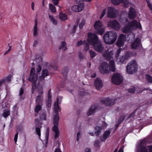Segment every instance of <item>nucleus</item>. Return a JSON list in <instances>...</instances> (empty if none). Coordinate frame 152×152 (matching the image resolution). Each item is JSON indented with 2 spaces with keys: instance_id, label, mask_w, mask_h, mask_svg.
<instances>
[{
  "instance_id": "63",
  "label": "nucleus",
  "mask_w": 152,
  "mask_h": 152,
  "mask_svg": "<svg viewBox=\"0 0 152 152\" xmlns=\"http://www.w3.org/2000/svg\"><path fill=\"white\" fill-rule=\"evenodd\" d=\"M77 26V25H76V26L75 25L73 26V30H75Z\"/></svg>"
},
{
  "instance_id": "39",
  "label": "nucleus",
  "mask_w": 152,
  "mask_h": 152,
  "mask_svg": "<svg viewBox=\"0 0 152 152\" xmlns=\"http://www.w3.org/2000/svg\"><path fill=\"white\" fill-rule=\"evenodd\" d=\"M92 0H75L77 4H80V3H82L83 1H90Z\"/></svg>"
},
{
  "instance_id": "21",
  "label": "nucleus",
  "mask_w": 152,
  "mask_h": 152,
  "mask_svg": "<svg viewBox=\"0 0 152 152\" xmlns=\"http://www.w3.org/2000/svg\"><path fill=\"white\" fill-rule=\"evenodd\" d=\"M110 133V131H106L103 134V137L101 138L100 141L101 142H104L109 137Z\"/></svg>"
},
{
  "instance_id": "5",
  "label": "nucleus",
  "mask_w": 152,
  "mask_h": 152,
  "mask_svg": "<svg viewBox=\"0 0 152 152\" xmlns=\"http://www.w3.org/2000/svg\"><path fill=\"white\" fill-rule=\"evenodd\" d=\"M94 26L96 30L94 31L95 33L100 35L103 34L105 28L103 27V23L101 21L98 20L95 21Z\"/></svg>"
},
{
  "instance_id": "10",
  "label": "nucleus",
  "mask_w": 152,
  "mask_h": 152,
  "mask_svg": "<svg viewBox=\"0 0 152 152\" xmlns=\"http://www.w3.org/2000/svg\"><path fill=\"white\" fill-rule=\"evenodd\" d=\"M38 95L37 97L36 101L38 104L42 103L43 98V88L42 87L38 88L37 89Z\"/></svg>"
},
{
  "instance_id": "45",
  "label": "nucleus",
  "mask_w": 152,
  "mask_h": 152,
  "mask_svg": "<svg viewBox=\"0 0 152 152\" xmlns=\"http://www.w3.org/2000/svg\"><path fill=\"white\" fill-rule=\"evenodd\" d=\"M107 124L105 123V122H102V127L101 128H102V129L105 128L107 127Z\"/></svg>"
},
{
  "instance_id": "50",
  "label": "nucleus",
  "mask_w": 152,
  "mask_h": 152,
  "mask_svg": "<svg viewBox=\"0 0 152 152\" xmlns=\"http://www.w3.org/2000/svg\"><path fill=\"white\" fill-rule=\"evenodd\" d=\"M122 50V49H121V48H119L118 50H117V54H116V56L117 57H118V55H119L120 52H121V51Z\"/></svg>"
},
{
  "instance_id": "23",
  "label": "nucleus",
  "mask_w": 152,
  "mask_h": 152,
  "mask_svg": "<svg viewBox=\"0 0 152 152\" xmlns=\"http://www.w3.org/2000/svg\"><path fill=\"white\" fill-rule=\"evenodd\" d=\"M59 17L60 19L63 21L66 20L68 19V17L67 15L62 13H61L59 14Z\"/></svg>"
},
{
  "instance_id": "3",
  "label": "nucleus",
  "mask_w": 152,
  "mask_h": 152,
  "mask_svg": "<svg viewBox=\"0 0 152 152\" xmlns=\"http://www.w3.org/2000/svg\"><path fill=\"white\" fill-rule=\"evenodd\" d=\"M48 71L47 70H44L42 71V75L38 78L37 74L35 72L34 68H31L30 71V76L28 80L31 81L32 83V93L33 94L37 88L36 83L37 79L38 81L39 82L43 80L45 77L48 75Z\"/></svg>"
},
{
  "instance_id": "38",
  "label": "nucleus",
  "mask_w": 152,
  "mask_h": 152,
  "mask_svg": "<svg viewBox=\"0 0 152 152\" xmlns=\"http://www.w3.org/2000/svg\"><path fill=\"white\" fill-rule=\"evenodd\" d=\"M84 44V41H83L82 40L80 41H78L77 42L76 44V45L77 46H79L81 45H82V44Z\"/></svg>"
},
{
  "instance_id": "37",
  "label": "nucleus",
  "mask_w": 152,
  "mask_h": 152,
  "mask_svg": "<svg viewBox=\"0 0 152 152\" xmlns=\"http://www.w3.org/2000/svg\"><path fill=\"white\" fill-rule=\"evenodd\" d=\"M106 9H104L103 10H102V11L101 13V16H100V19H102L103 17V16L104 15H105V13H106Z\"/></svg>"
},
{
  "instance_id": "52",
  "label": "nucleus",
  "mask_w": 152,
  "mask_h": 152,
  "mask_svg": "<svg viewBox=\"0 0 152 152\" xmlns=\"http://www.w3.org/2000/svg\"><path fill=\"white\" fill-rule=\"evenodd\" d=\"M37 72H40L41 70V67L40 65H39L38 66V67L37 69Z\"/></svg>"
},
{
  "instance_id": "57",
  "label": "nucleus",
  "mask_w": 152,
  "mask_h": 152,
  "mask_svg": "<svg viewBox=\"0 0 152 152\" xmlns=\"http://www.w3.org/2000/svg\"><path fill=\"white\" fill-rule=\"evenodd\" d=\"M85 152H91V149L90 148H86L85 150Z\"/></svg>"
},
{
  "instance_id": "29",
  "label": "nucleus",
  "mask_w": 152,
  "mask_h": 152,
  "mask_svg": "<svg viewBox=\"0 0 152 152\" xmlns=\"http://www.w3.org/2000/svg\"><path fill=\"white\" fill-rule=\"evenodd\" d=\"M90 57L91 58H93L96 55V53L95 52L92 50H90L89 51Z\"/></svg>"
},
{
  "instance_id": "61",
  "label": "nucleus",
  "mask_w": 152,
  "mask_h": 152,
  "mask_svg": "<svg viewBox=\"0 0 152 152\" xmlns=\"http://www.w3.org/2000/svg\"><path fill=\"white\" fill-rule=\"evenodd\" d=\"M134 113H132L129 116V118H131L133 116H134Z\"/></svg>"
},
{
  "instance_id": "8",
  "label": "nucleus",
  "mask_w": 152,
  "mask_h": 152,
  "mask_svg": "<svg viewBox=\"0 0 152 152\" xmlns=\"http://www.w3.org/2000/svg\"><path fill=\"white\" fill-rule=\"evenodd\" d=\"M107 26L108 27L115 30H118L121 27L120 23L116 20H112L108 22Z\"/></svg>"
},
{
  "instance_id": "49",
  "label": "nucleus",
  "mask_w": 152,
  "mask_h": 152,
  "mask_svg": "<svg viewBox=\"0 0 152 152\" xmlns=\"http://www.w3.org/2000/svg\"><path fill=\"white\" fill-rule=\"evenodd\" d=\"M81 136V134L80 132H77V140L78 141L79 140V138Z\"/></svg>"
},
{
  "instance_id": "7",
  "label": "nucleus",
  "mask_w": 152,
  "mask_h": 152,
  "mask_svg": "<svg viewBox=\"0 0 152 152\" xmlns=\"http://www.w3.org/2000/svg\"><path fill=\"white\" fill-rule=\"evenodd\" d=\"M112 83L116 85L121 84L123 81V78L121 75L119 73L114 74L111 78Z\"/></svg>"
},
{
  "instance_id": "56",
  "label": "nucleus",
  "mask_w": 152,
  "mask_h": 152,
  "mask_svg": "<svg viewBox=\"0 0 152 152\" xmlns=\"http://www.w3.org/2000/svg\"><path fill=\"white\" fill-rule=\"evenodd\" d=\"M35 122H36V126H38L39 125H41V124L39 123H37L38 120L35 119Z\"/></svg>"
},
{
  "instance_id": "46",
  "label": "nucleus",
  "mask_w": 152,
  "mask_h": 152,
  "mask_svg": "<svg viewBox=\"0 0 152 152\" xmlns=\"http://www.w3.org/2000/svg\"><path fill=\"white\" fill-rule=\"evenodd\" d=\"M18 132L15 135V137L14 138V140L15 141V143H16L17 141L18 137Z\"/></svg>"
},
{
  "instance_id": "4",
  "label": "nucleus",
  "mask_w": 152,
  "mask_h": 152,
  "mask_svg": "<svg viewBox=\"0 0 152 152\" xmlns=\"http://www.w3.org/2000/svg\"><path fill=\"white\" fill-rule=\"evenodd\" d=\"M117 37V35L115 32L114 31H108L104 34L103 39L105 43L112 44L115 42Z\"/></svg>"
},
{
  "instance_id": "36",
  "label": "nucleus",
  "mask_w": 152,
  "mask_h": 152,
  "mask_svg": "<svg viewBox=\"0 0 152 152\" xmlns=\"http://www.w3.org/2000/svg\"><path fill=\"white\" fill-rule=\"evenodd\" d=\"M62 97L61 96H58L56 99V101L55 102H56L57 104H59L61 103V101Z\"/></svg>"
},
{
  "instance_id": "32",
  "label": "nucleus",
  "mask_w": 152,
  "mask_h": 152,
  "mask_svg": "<svg viewBox=\"0 0 152 152\" xmlns=\"http://www.w3.org/2000/svg\"><path fill=\"white\" fill-rule=\"evenodd\" d=\"M41 128V126H39V127H37L36 128V131L37 132V135L39 136V138H40V137L41 135L40 133V128Z\"/></svg>"
},
{
  "instance_id": "1",
  "label": "nucleus",
  "mask_w": 152,
  "mask_h": 152,
  "mask_svg": "<svg viewBox=\"0 0 152 152\" xmlns=\"http://www.w3.org/2000/svg\"><path fill=\"white\" fill-rule=\"evenodd\" d=\"M85 47L84 50L87 51L89 49V45H92L93 48L96 51L102 53V55L105 59L109 60V64L105 62L102 63L99 67L100 72L102 74H106L110 71L113 72L115 70V62L112 59L114 56V51L110 48H107L104 49L101 42L95 34L89 33L86 41H84Z\"/></svg>"
},
{
  "instance_id": "12",
  "label": "nucleus",
  "mask_w": 152,
  "mask_h": 152,
  "mask_svg": "<svg viewBox=\"0 0 152 152\" xmlns=\"http://www.w3.org/2000/svg\"><path fill=\"white\" fill-rule=\"evenodd\" d=\"M112 3L115 5H118L121 3H122L124 6L127 7L131 4L128 0H111Z\"/></svg>"
},
{
  "instance_id": "42",
  "label": "nucleus",
  "mask_w": 152,
  "mask_h": 152,
  "mask_svg": "<svg viewBox=\"0 0 152 152\" xmlns=\"http://www.w3.org/2000/svg\"><path fill=\"white\" fill-rule=\"evenodd\" d=\"M79 58L80 59H83L84 58V56L83 54L80 52H79L78 54Z\"/></svg>"
},
{
  "instance_id": "64",
  "label": "nucleus",
  "mask_w": 152,
  "mask_h": 152,
  "mask_svg": "<svg viewBox=\"0 0 152 152\" xmlns=\"http://www.w3.org/2000/svg\"><path fill=\"white\" fill-rule=\"evenodd\" d=\"M118 150V148H115L113 152H117Z\"/></svg>"
},
{
  "instance_id": "44",
  "label": "nucleus",
  "mask_w": 152,
  "mask_h": 152,
  "mask_svg": "<svg viewBox=\"0 0 152 152\" xmlns=\"http://www.w3.org/2000/svg\"><path fill=\"white\" fill-rule=\"evenodd\" d=\"M148 7H149L150 10L152 11V5L150 3V1L148 0L147 1Z\"/></svg>"
},
{
  "instance_id": "9",
  "label": "nucleus",
  "mask_w": 152,
  "mask_h": 152,
  "mask_svg": "<svg viewBox=\"0 0 152 152\" xmlns=\"http://www.w3.org/2000/svg\"><path fill=\"white\" fill-rule=\"evenodd\" d=\"M117 10L114 7H109L108 8L107 17L109 18H115L116 17Z\"/></svg>"
},
{
  "instance_id": "55",
  "label": "nucleus",
  "mask_w": 152,
  "mask_h": 152,
  "mask_svg": "<svg viewBox=\"0 0 152 152\" xmlns=\"http://www.w3.org/2000/svg\"><path fill=\"white\" fill-rule=\"evenodd\" d=\"M123 23H127L128 21V19L127 18H124L123 20Z\"/></svg>"
},
{
  "instance_id": "28",
  "label": "nucleus",
  "mask_w": 152,
  "mask_h": 152,
  "mask_svg": "<svg viewBox=\"0 0 152 152\" xmlns=\"http://www.w3.org/2000/svg\"><path fill=\"white\" fill-rule=\"evenodd\" d=\"M54 112L56 113V114H57L58 115V110H60L59 107L58 106V104L56 103V102H55L54 104Z\"/></svg>"
},
{
  "instance_id": "41",
  "label": "nucleus",
  "mask_w": 152,
  "mask_h": 152,
  "mask_svg": "<svg viewBox=\"0 0 152 152\" xmlns=\"http://www.w3.org/2000/svg\"><path fill=\"white\" fill-rule=\"evenodd\" d=\"M137 88H135V87L130 88L129 89V92L131 93H134L136 91V90L137 89Z\"/></svg>"
},
{
  "instance_id": "24",
  "label": "nucleus",
  "mask_w": 152,
  "mask_h": 152,
  "mask_svg": "<svg viewBox=\"0 0 152 152\" xmlns=\"http://www.w3.org/2000/svg\"><path fill=\"white\" fill-rule=\"evenodd\" d=\"M49 8L50 10L52 13H54L56 12V7L52 4H49Z\"/></svg>"
},
{
  "instance_id": "43",
  "label": "nucleus",
  "mask_w": 152,
  "mask_h": 152,
  "mask_svg": "<svg viewBox=\"0 0 152 152\" xmlns=\"http://www.w3.org/2000/svg\"><path fill=\"white\" fill-rule=\"evenodd\" d=\"M55 136L54 138L55 139H57L58 138L59 136V131L55 132Z\"/></svg>"
},
{
  "instance_id": "26",
  "label": "nucleus",
  "mask_w": 152,
  "mask_h": 152,
  "mask_svg": "<svg viewBox=\"0 0 152 152\" xmlns=\"http://www.w3.org/2000/svg\"><path fill=\"white\" fill-rule=\"evenodd\" d=\"M67 48H66V44L64 42H61V45L59 47V49H61L63 50H66Z\"/></svg>"
},
{
  "instance_id": "53",
  "label": "nucleus",
  "mask_w": 152,
  "mask_h": 152,
  "mask_svg": "<svg viewBox=\"0 0 152 152\" xmlns=\"http://www.w3.org/2000/svg\"><path fill=\"white\" fill-rule=\"evenodd\" d=\"M47 132L46 133V142H47L48 141V134H49V132H48L49 129H48V128H47Z\"/></svg>"
},
{
  "instance_id": "62",
  "label": "nucleus",
  "mask_w": 152,
  "mask_h": 152,
  "mask_svg": "<svg viewBox=\"0 0 152 152\" xmlns=\"http://www.w3.org/2000/svg\"><path fill=\"white\" fill-rule=\"evenodd\" d=\"M38 42L37 41H35L34 44V45L35 46L37 44Z\"/></svg>"
},
{
  "instance_id": "33",
  "label": "nucleus",
  "mask_w": 152,
  "mask_h": 152,
  "mask_svg": "<svg viewBox=\"0 0 152 152\" xmlns=\"http://www.w3.org/2000/svg\"><path fill=\"white\" fill-rule=\"evenodd\" d=\"M41 107L40 105H37L36 107L35 108V112L38 113L41 110Z\"/></svg>"
},
{
  "instance_id": "59",
  "label": "nucleus",
  "mask_w": 152,
  "mask_h": 152,
  "mask_svg": "<svg viewBox=\"0 0 152 152\" xmlns=\"http://www.w3.org/2000/svg\"><path fill=\"white\" fill-rule=\"evenodd\" d=\"M123 147H121V148L118 151V152H123Z\"/></svg>"
},
{
  "instance_id": "47",
  "label": "nucleus",
  "mask_w": 152,
  "mask_h": 152,
  "mask_svg": "<svg viewBox=\"0 0 152 152\" xmlns=\"http://www.w3.org/2000/svg\"><path fill=\"white\" fill-rule=\"evenodd\" d=\"M68 70L67 69H64L62 71V73L64 75H66L67 73Z\"/></svg>"
},
{
  "instance_id": "58",
  "label": "nucleus",
  "mask_w": 152,
  "mask_h": 152,
  "mask_svg": "<svg viewBox=\"0 0 152 152\" xmlns=\"http://www.w3.org/2000/svg\"><path fill=\"white\" fill-rule=\"evenodd\" d=\"M34 2H32V3L31 4V7L32 9L33 10H34Z\"/></svg>"
},
{
  "instance_id": "54",
  "label": "nucleus",
  "mask_w": 152,
  "mask_h": 152,
  "mask_svg": "<svg viewBox=\"0 0 152 152\" xmlns=\"http://www.w3.org/2000/svg\"><path fill=\"white\" fill-rule=\"evenodd\" d=\"M54 152H62V151L60 148H58L55 149Z\"/></svg>"
},
{
  "instance_id": "22",
  "label": "nucleus",
  "mask_w": 152,
  "mask_h": 152,
  "mask_svg": "<svg viewBox=\"0 0 152 152\" xmlns=\"http://www.w3.org/2000/svg\"><path fill=\"white\" fill-rule=\"evenodd\" d=\"M12 77L11 75H9L6 77H5L0 81V86L5 81L9 82L11 81V78Z\"/></svg>"
},
{
  "instance_id": "60",
  "label": "nucleus",
  "mask_w": 152,
  "mask_h": 152,
  "mask_svg": "<svg viewBox=\"0 0 152 152\" xmlns=\"http://www.w3.org/2000/svg\"><path fill=\"white\" fill-rule=\"evenodd\" d=\"M10 48L11 47H10V48L4 53V54H7L9 52V51L10 50Z\"/></svg>"
},
{
  "instance_id": "35",
  "label": "nucleus",
  "mask_w": 152,
  "mask_h": 152,
  "mask_svg": "<svg viewBox=\"0 0 152 152\" xmlns=\"http://www.w3.org/2000/svg\"><path fill=\"white\" fill-rule=\"evenodd\" d=\"M86 21L84 19L82 20L81 22L79 24V27L81 28L83 27V26L85 25Z\"/></svg>"
},
{
  "instance_id": "27",
  "label": "nucleus",
  "mask_w": 152,
  "mask_h": 152,
  "mask_svg": "<svg viewBox=\"0 0 152 152\" xmlns=\"http://www.w3.org/2000/svg\"><path fill=\"white\" fill-rule=\"evenodd\" d=\"M48 103H47V106L49 107L50 106L51 103V94L50 93V91H49L48 92Z\"/></svg>"
},
{
  "instance_id": "40",
  "label": "nucleus",
  "mask_w": 152,
  "mask_h": 152,
  "mask_svg": "<svg viewBox=\"0 0 152 152\" xmlns=\"http://www.w3.org/2000/svg\"><path fill=\"white\" fill-rule=\"evenodd\" d=\"M100 142L98 140L96 141L94 143V146L96 147H99Z\"/></svg>"
},
{
  "instance_id": "14",
  "label": "nucleus",
  "mask_w": 152,
  "mask_h": 152,
  "mask_svg": "<svg viewBox=\"0 0 152 152\" xmlns=\"http://www.w3.org/2000/svg\"><path fill=\"white\" fill-rule=\"evenodd\" d=\"M59 117L58 115L56 114L53 118V124L54 126L53 127V130L54 132L58 131V122Z\"/></svg>"
},
{
  "instance_id": "11",
  "label": "nucleus",
  "mask_w": 152,
  "mask_h": 152,
  "mask_svg": "<svg viewBox=\"0 0 152 152\" xmlns=\"http://www.w3.org/2000/svg\"><path fill=\"white\" fill-rule=\"evenodd\" d=\"M132 55H133L132 54V53L130 52H127L126 53L125 56H122L119 58L117 57L116 61L118 63L120 64H122L125 60L127 59L129 57Z\"/></svg>"
},
{
  "instance_id": "17",
  "label": "nucleus",
  "mask_w": 152,
  "mask_h": 152,
  "mask_svg": "<svg viewBox=\"0 0 152 152\" xmlns=\"http://www.w3.org/2000/svg\"><path fill=\"white\" fill-rule=\"evenodd\" d=\"M102 103L107 106H111L114 104V100L113 99L107 98L102 100Z\"/></svg>"
},
{
  "instance_id": "15",
  "label": "nucleus",
  "mask_w": 152,
  "mask_h": 152,
  "mask_svg": "<svg viewBox=\"0 0 152 152\" xmlns=\"http://www.w3.org/2000/svg\"><path fill=\"white\" fill-rule=\"evenodd\" d=\"M128 16L130 19H132L135 18L137 16L136 10L133 7H130L129 11Z\"/></svg>"
},
{
  "instance_id": "13",
  "label": "nucleus",
  "mask_w": 152,
  "mask_h": 152,
  "mask_svg": "<svg viewBox=\"0 0 152 152\" xmlns=\"http://www.w3.org/2000/svg\"><path fill=\"white\" fill-rule=\"evenodd\" d=\"M126 36L123 34H121L118 37L116 45L118 47L123 46L124 42L126 40Z\"/></svg>"
},
{
  "instance_id": "6",
  "label": "nucleus",
  "mask_w": 152,
  "mask_h": 152,
  "mask_svg": "<svg viewBox=\"0 0 152 152\" xmlns=\"http://www.w3.org/2000/svg\"><path fill=\"white\" fill-rule=\"evenodd\" d=\"M137 69V65L136 61L132 60L128 64L126 67L127 72L129 74L135 73Z\"/></svg>"
},
{
  "instance_id": "2",
  "label": "nucleus",
  "mask_w": 152,
  "mask_h": 152,
  "mask_svg": "<svg viewBox=\"0 0 152 152\" xmlns=\"http://www.w3.org/2000/svg\"><path fill=\"white\" fill-rule=\"evenodd\" d=\"M141 28V26L140 23H138L135 20H133L128 24H126L122 29V31L125 33H128V37L129 38L128 41L129 42H132L131 45L132 49H137L140 46V39L138 38L134 39L135 35L131 31V30H135L137 28Z\"/></svg>"
},
{
  "instance_id": "20",
  "label": "nucleus",
  "mask_w": 152,
  "mask_h": 152,
  "mask_svg": "<svg viewBox=\"0 0 152 152\" xmlns=\"http://www.w3.org/2000/svg\"><path fill=\"white\" fill-rule=\"evenodd\" d=\"M35 25L33 29V34L34 36H37L38 34L39 29L37 27V20L35 19L34 21Z\"/></svg>"
},
{
  "instance_id": "18",
  "label": "nucleus",
  "mask_w": 152,
  "mask_h": 152,
  "mask_svg": "<svg viewBox=\"0 0 152 152\" xmlns=\"http://www.w3.org/2000/svg\"><path fill=\"white\" fill-rule=\"evenodd\" d=\"M94 85L96 88L98 90H100L103 86L102 81L99 78H97L96 80Z\"/></svg>"
},
{
  "instance_id": "16",
  "label": "nucleus",
  "mask_w": 152,
  "mask_h": 152,
  "mask_svg": "<svg viewBox=\"0 0 152 152\" xmlns=\"http://www.w3.org/2000/svg\"><path fill=\"white\" fill-rule=\"evenodd\" d=\"M79 5H75L72 7V10L76 12H78L82 10L84 8V5L83 3H80Z\"/></svg>"
},
{
  "instance_id": "19",
  "label": "nucleus",
  "mask_w": 152,
  "mask_h": 152,
  "mask_svg": "<svg viewBox=\"0 0 152 152\" xmlns=\"http://www.w3.org/2000/svg\"><path fill=\"white\" fill-rule=\"evenodd\" d=\"M98 107L96 105H94L91 106L89 109L87 113V115L90 116L94 114L95 111L97 109Z\"/></svg>"
},
{
  "instance_id": "48",
  "label": "nucleus",
  "mask_w": 152,
  "mask_h": 152,
  "mask_svg": "<svg viewBox=\"0 0 152 152\" xmlns=\"http://www.w3.org/2000/svg\"><path fill=\"white\" fill-rule=\"evenodd\" d=\"M41 118L42 120H46V116L45 114V113H43L42 116H41Z\"/></svg>"
},
{
  "instance_id": "51",
  "label": "nucleus",
  "mask_w": 152,
  "mask_h": 152,
  "mask_svg": "<svg viewBox=\"0 0 152 152\" xmlns=\"http://www.w3.org/2000/svg\"><path fill=\"white\" fill-rule=\"evenodd\" d=\"M23 93V89L21 88L20 90L19 91V95L21 96Z\"/></svg>"
},
{
  "instance_id": "31",
  "label": "nucleus",
  "mask_w": 152,
  "mask_h": 152,
  "mask_svg": "<svg viewBox=\"0 0 152 152\" xmlns=\"http://www.w3.org/2000/svg\"><path fill=\"white\" fill-rule=\"evenodd\" d=\"M146 79L148 82L152 83V77L149 75H147L145 76Z\"/></svg>"
},
{
  "instance_id": "25",
  "label": "nucleus",
  "mask_w": 152,
  "mask_h": 152,
  "mask_svg": "<svg viewBox=\"0 0 152 152\" xmlns=\"http://www.w3.org/2000/svg\"><path fill=\"white\" fill-rule=\"evenodd\" d=\"M49 18L51 22L54 25H56L57 24V20L54 18L53 16L51 15H49Z\"/></svg>"
},
{
  "instance_id": "30",
  "label": "nucleus",
  "mask_w": 152,
  "mask_h": 152,
  "mask_svg": "<svg viewBox=\"0 0 152 152\" xmlns=\"http://www.w3.org/2000/svg\"><path fill=\"white\" fill-rule=\"evenodd\" d=\"M95 133H97L98 134H99V133L100 132L102 129V128L101 127L97 126L95 127Z\"/></svg>"
},
{
  "instance_id": "34",
  "label": "nucleus",
  "mask_w": 152,
  "mask_h": 152,
  "mask_svg": "<svg viewBox=\"0 0 152 152\" xmlns=\"http://www.w3.org/2000/svg\"><path fill=\"white\" fill-rule=\"evenodd\" d=\"M10 114V112L9 110H7L4 112L3 113V116L6 118H7Z\"/></svg>"
}]
</instances>
